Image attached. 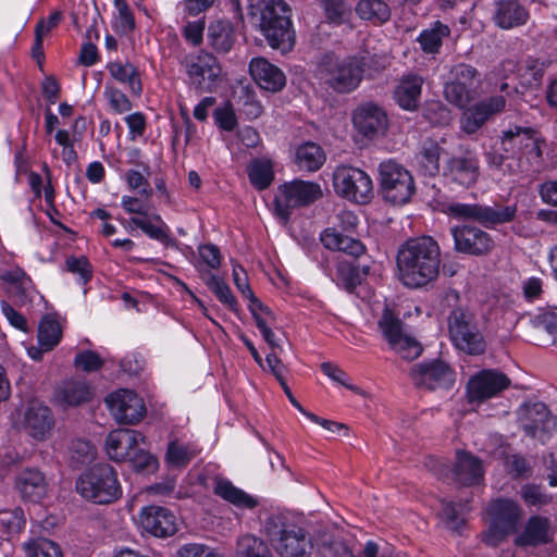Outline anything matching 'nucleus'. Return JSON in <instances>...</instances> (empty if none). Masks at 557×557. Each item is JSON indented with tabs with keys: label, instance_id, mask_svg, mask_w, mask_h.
<instances>
[{
	"label": "nucleus",
	"instance_id": "obj_15",
	"mask_svg": "<svg viewBox=\"0 0 557 557\" xmlns=\"http://www.w3.org/2000/svg\"><path fill=\"white\" fill-rule=\"evenodd\" d=\"M409 375L414 385L428 391L449 389L456 381V373L443 360L419 362L410 369Z\"/></svg>",
	"mask_w": 557,
	"mask_h": 557
},
{
	"label": "nucleus",
	"instance_id": "obj_34",
	"mask_svg": "<svg viewBox=\"0 0 557 557\" xmlns=\"http://www.w3.org/2000/svg\"><path fill=\"white\" fill-rule=\"evenodd\" d=\"M321 242L330 250L343 251L352 257H359L366 251L364 245L359 239L344 235L335 228H326L321 234Z\"/></svg>",
	"mask_w": 557,
	"mask_h": 557
},
{
	"label": "nucleus",
	"instance_id": "obj_4",
	"mask_svg": "<svg viewBox=\"0 0 557 557\" xmlns=\"http://www.w3.org/2000/svg\"><path fill=\"white\" fill-rule=\"evenodd\" d=\"M263 530L281 557H309L312 553L310 534L301 527L287 522L281 515L268 517Z\"/></svg>",
	"mask_w": 557,
	"mask_h": 557
},
{
	"label": "nucleus",
	"instance_id": "obj_18",
	"mask_svg": "<svg viewBox=\"0 0 557 557\" xmlns=\"http://www.w3.org/2000/svg\"><path fill=\"white\" fill-rule=\"evenodd\" d=\"M450 233L458 252L485 256L495 247L492 235L474 225H457L450 230Z\"/></svg>",
	"mask_w": 557,
	"mask_h": 557
},
{
	"label": "nucleus",
	"instance_id": "obj_9",
	"mask_svg": "<svg viewBox=\"0 0 557 557\" xmlns=\"http://www.w3.org/2000/svg\"><path fill=\"white\" fill-rule=\"evenodd\" d=\"M502 150L509 153L508 173L513 174L520 170L522 157L528 161H539L542 158L540 140L531 127L515 126L503 133L500 138Z\"/></svg>",
	"mask_w": 557,
	"mask_h": 557
},
{
	"label": "nucleus",
	"instance_id": "obj_8",
	"mask_svg": "<svg viewBox=\"0 0 557 557\" xmlns=\"http://www.w3.org/2000/svg\"><path fill=\"white\" fill-rule=\"evenodd\" d=\"M322 197L318 183L294 180L280 185L274 196L275 214L287 221L294 209L307 207Z\"/></svg>",
	"mask_w": 557,
	"mask_h": 557
},
{
	"label": "nucleus",
	"instance_id": "obj_54",
	"mask_svg": "<svg viewBox=\"0 0 557 557\" xmlns=\"http://www.w3.org/2000/svg\"><path fill=\"white\" fill-rule=\"evenodd\" d=\"M73 364L83 372L91 373L100 370L104 364V360L98 352L86 349L76 354Z\"/></svg>",
	"mask_w": 557,
	"mask_h": 557
},
{
	"label": "nucleus",
	"instance_id": "obj_16",
	"mask_svg": "<svg viewBox=\"0 0 557 557\" xmlns=\"http://www.w3.org/2000/svg\"><path fill=\"white\" fill-rule=\"evenodd\" d=\"M519 422L524 433L545 443L556 430L557 419L543 403L525 404L519 409Z\"/></svg>",
	"mask_w": 557,
	"mask_h": 557
},
{
	"label": "nucleus",
	"instance_id": "obj_41",
	"mask_svg": "<svg viewBox=\"0 0 557 557\" xmlns=\"http://www.w3.org/2000/svg\"><path fill=\"white\" fill-rule=\"evenodd\" d=\"M235 557H273V555L261 537L246 533L236 540Z\"/></svg>",
	"mask_w": 557,
	"mask_h": 557
},
{
	"label": "nucleus",
	"instance_id": "obj_44",
	"mask_svg": "<svg viewBox=\"0 0 557 557\" xmlns=\"http://www.w3.org/2000/svg\"><path fill=\"white\" fill-rule=\"evenodd\" d=\"M356 12L362 20L374 24L384 23L391 16V10L383 0H360Z\"/></svg>",
	"mask_w": 557,
	"mask_h": 557
},
{
	"label": "nucleus",
	"instance_id": "obj_20",
	"mask_svg": "<svg viewBox=\"0 0 557 557\" xmlns=\"http://www.w3.org/2000/svg\"><path fill=\"white\" fill-rule=\"evenodd\" d=\"M352 124L364 137L373 138L383 135L388 126L385 110L372 101L359 104L352 112Z\"/></svg>",
	"mask_w": 557,
	"mask_h": 557
},
{
	"label": "nucleus",
	"instance_id": "obj_13",
	"mask_svg": "<svg viewBox=\"0 0 557 557\" xmlns=\"http://www.w3.org/2000/svg\"><path fill=\"white\" fill-rule=\"evenodd\" d=\"M333 187L337 195L356 203H367L373 195L369 174L351 165H338L334 170Z\"/></svg>",
	"mask_w": 557,
	"mask_h": 557
},
{
	"label": "nucleus",
	"instance_id": "obj_6",
	"mask_svg": "<svg viewBox=\"0 0 557 557\" xmlns=\"http://www.w3.org/2000/svg\"><path fill=\"white\" fill-rule=\"evenodd\" d=\"M181 65L186 74V84L197 94L213 92L221 82L222 67L210 52L198 51L186 54Z\"/></svg>",
	"mask_w": 557,
	"mask_h": 557
},
{
	"label": "nucleus",
	"instance_id": "obj_45",
	"mask_svg": "<svg viewBox=\"0 0 557 557\" xmlns=\"http://www.w3.org/2000/svg\"><path fill=\"white\" fill-rule=\"evenodd\" d=\"M61 339V327L58 321L50 317H45L38 327V343L41 350L50 351Z\"/></svg>",
	"mask_w": 557,
	"mask_h": 557
},
{
	"label": "nucleus",
	"instance_id": "obj_47",
	"mask_svg": "<svg viewBox=\"0 0 557 557\" xmlns=\"http://www.w3.org/2000/svg\"><path fill=\"white\" fill-rule=\"evenodd\" d=\"M319 552L322 557H354L350 546L341 535L329 534L321 539Z\"/></svg>",
	"mask_w": 557,
	"mask_h": 557
},
{
	"label": "nucleus",
	"instance_id": "obj_12",
	"mask_svg": "<svg viewBox=\"0 0 557 557\" xmlns=\"http://www.w3.org/2000/svg\"><path fill=\"white\" fill-rule=\"evenodd\" d=\"M448 331L454 345L469 355H480L485 350L483 335L478 329L474 315L461 308H455L448 318Z\"/></svg>",
	"mask_w": 557,
	"mask_h": 557
},
{
	"label": "nucleus",
	"instance_id": "obj_35",
	"mask_svg": "<svg viewBox=\"0 0 557 557\" xmlns=\"http://www.w3.org/2000/svg\"><path fill=\"white\" fill-rule=\"evenodd\" d=\"M422 84L423 79L417 75L401 79L394 92L398 106L408 111L416 110L420 101Z\"/></svg>",
	"mask_w": 557,
	"mask_h": 557
},
{
	"label": "nucleus",
	"instance_id": "obj_38",
	"mask_svg": "<svg viewBox=\"0 0 557 557\" xmlns=\"http://www.w3.org/2000/svg\"><path fill=\"white\" fill-rule=\"evenodd\" d=\"M110 75L121 84L128 86L134 96H140L143 85L138 69L129 62H110L107 65Z\"/></svg>",
	"mask_w": 557,
	"mask_h": 557
},
{
	"label": "nucleus",
	"instance_id": "obj_5",
	"mask_svg": "<svg viewBox=\"0 0 557 557\" xmlns=\"http://www.w3.org/2000/svg\"><path fill=\"white\" fill-rule=\"evenodd\" d=\"M76 492L95 504H111L122 496L117 472L109 463H96L85 470L76 480Z\"/></svg>",
	"mask_w": 557,
	"mask_h": 557
},
{
	"label": "nucleus",
	"instance_id": "obj_48",
	"mask_svg": "<svg viewBox=\"0 0 557 557\" xmlns=\"http://www.w3.org/2000/svg\"><path fill=\"white\" fill-rule=\"evenodd\" d=\"M520 496L528 507L542 508L553 503V495L547 493L542 485L524 484L521 486Z\"/></svg>",
	"mask_w": 557,
	"mask_h": 557
},
{
	"label": "nucleus",
	"instance_id": "obj_51",
	"mask_svg": "<svg viewBox=\"0 0 557 557\" xmlns=\"http://www.w3.org/2000/svg\"><path fill=\"white\" fill-rule=\"evenodd\" d=\"M196 456V450L190 446L172 441L169 443L165 459L175 468H185Z\"/></svg>",
	"mask_w": 557,
	"mask_h": 557
},
{
	"label": "nucleus",
	"instance_id": "obj_63",
	"mask_svg": "<svg viewBox=\"0 0 557 557\" xmlns=\"http://www.w3.org/2000/svg\"><path fill=\"white\" fill-rule=\"evenodd\" d=\"M126 182L128 187L133 190H138V194L145 198H150L152 196V189L150 187L149 182L144 177V175L136 170H129L126 173Z\"/></svg>",
	"mask_w": 557,
	"mask_h": 557
},
{
	"label": "nucleus",
	"instance_id": "obj_23",
	"mask_svg": "<svg viewBox=\"0 0 557 557\" xmlns=\"http://www.w3.org/2000/svg\"><path fill=\"white\" fill-rule=\"evenodd\" d=\"M141 528L156 537H168L177 531L176 517L164 507L147 506L139 513Z\"/></svg>",
	"mask_w": 557,
	"mask_h": 557
},
{
	"label": "nucleus",
	"instance_id": "obj_14",
	"mask_svg": "<svg viewBox=\"0 0 557 557\" xmlns=\"http://www.w3.org/2000/svg\"><path fill=\"white\" fill-rule=\"evenodd\" d=\"M377 325L391 349L397 352L403 359L413 360L421 355L422 347L420 343L405 334L403 321L395 315L389 308L386 307L383 310Z\"/></svg>",
	"mask_w": 557,
	"mask_h": 557
},
{
	"label": "nucleus",
	"instance_id": "obj_21",
	"mask_svg": "<svg viewBox=\"0 0 557 557\" xmlns=\"http://www.w3.org/2000/svg\"><path fill=\"white\" fill-rule=\"evenodd\" d=\"M510 385L509 377L497 370H482L472 376L467 385L471 401H484L497 396Z\"/></svg>",
	"mask_w": 557,
	"mask_h": 557
},
{
	"label": "nucleus",
	"instance_id": "obj_37",
	"mask_svg": "<svg viewBox=\"0 0 557 557\" xmlns=\"http://www.w3.org/2000/svg\"><path fill=\"white\" fill-rule=\"evenodd\" d=\"M131 223L141 230L151 239L162 243L170 247L175 245V239L170 235V228L159 214H153L151 219L132 218Z\"/></svg>",
	"mask_w": 557,
	"mask_h": 557
},
{
	"label": "nucleus",
	"instance_id": "obj_60",
	"mask_svg": "<svg viewBox=\"0 0 557 557\" xmlns=\"http://www.w3.org/2000/svg\"><path fill=\"white\" fill-rule=\"evenodd\" d=\"M423 116L433 125H446L450 122V111L440 102H432L423 110Z\"/></svg>",
	"mask_w": 557,
	"mask_h": 557
},
{
	"label": "nucleus",
	"instance_id": "obj_10",
	"mask_svg": "<svg viewBox=\"0 0 557 557\" xmlns=\"http://www.w3.org/2000/svg\"><path fill=\"white\" fill-rule=\"evenodd\" d=\"M379 172L381 191L385 201L401 206L411 199L416 186L407 169L393 160H387L380 164Z\"/></svg>",
	"mask_w": 557,
	"mask_h": 557
},
{
	"label": "nucleus",
	"instance_id": "obj_55",
	"mask_svg": "<svg viewBox=\"0 0 557 557\" xmlns=\"http://www.w3.org/2000/svg\"><path fill=\"white\" fill-rule=\"evenodd\" d=\"M66 271L77 275L78 283L85 285L92 275L91 264L86 257H67L65 260Z\"/></svg>",
	"mask_w": 557,
	"mask_h": 557
},
{
	"label": "nucleus",
	"instance_id": "obj_28",
	"mask_svg": "<svg viewBox=\"0 0 557 557\" xmlns=\"http://www.w3.org/2000/svg\"><path fill=\"white\" fill-rule=\"evenodd\" d=\"M92 387L79 379H67L61 382L54 392L55 401L64 407H76L92 399Z\"/></svg>",
	"mask_w": 557,
	"mask_h": 557
},
{
	"label": "nucleus",
	"instance_id": "obj_27",
	"mask_svg": "<svg viewBox=\"0 0 557 557\" xmlns=\"http://www.w3.org/2000/svg\"><path fill=\"white\" fill-rule=\"evenodd\" d=\"M249 72L258 86L264 90L276 92L286 85L283 71L264 58H253L249 63Z\"/></svg>",
	"mask_w": 557,
	"mask_h": 557
},
{
	"label": "nucleus",
	"instance_id": "obj_31",
	"mask_svg": "<svg viewBox=\"0 0 557 557\" xmlns=\"http://www.w3.org/2000/svg\"><path fill=\"white\" fill-rule=\"evenodd\" d=\"M213 493L238 509L252 510L259 506L257 497L235 486L227 479L216 478L213 483Z\"/></svg>",
	"mask_w": 557,
	"mask_h": 557
},
{
	"label": "nucleus",
	"instance_id": "obj_43",
	"mask_svg": "<svg viewBox=\"0 0 557 557\" xmlns=\"http://www.w3.org/2000/svg\"><path fill=\"white\" fill-rule=\"evenodd\" d=\"M25 527V517L21 508L0 510V533L3 539L11 541L17 536Z\"/></svg>",
	"mask_w": 557,
	"mask_h": 557
},
{
	"label": "nucleus",
	"instance_id": "obj_29",
	"mask_svg": "<svg viewBox=\"0 0 557 557\" xmlns=\"http://www.w3.org/2000/svg\"><path fill=\"white\" fill-rule=\"evenodd\" d=\"M553 532L550 520L543 516H531L522 530L515 539V544L520 547H536L552 541Z\"/></svg>",
	"mask_w": 557,
	"mask_h": 557
},
{
	"label": "nucleus",
	"instance_id": "obj_22",
	"mask_svg": "<svg viewBox=\"0 0 557 557\" xmlns=\"http://www.w3.org/2000/svg\"><path fill=\"white\" fill-rule=\"evenodd\" d=\"M506 99L504 96H492L467 108L461 117V129L471 135L476 133L494 114L505 109Z\"/></svg>",
	"mask_w": 557,
	"mask_h": 557
},
{
	"label": "nucleus",
	"instance_id": "obj_11",
	"mask_svg": "<svg viewBox=\"0 0 557 557\" xmlns=\"http://www.w3.org/2000/svg\"><path fill=\"white\" fill-rule=\"evenodd\" d=\"M447 211L454 218L472 220L486 228H494L497 225L513 221L517 215L518 206L517 203L486 206L456 202L449 205Z\"/></svg>",
	"mask_w": 557,
	"mask_h": 557
},
{
	"label": "nucleus",
	"instance_id": "obj_50",
	"mask_svg": "<svg viewBox=\"0 0 557 557\" xmlns=\"http://www.w3.org/2000/svg\"><path fill=\"white\" fill-rule=\"evenodd\" d=\"M444 95L448 102L458 108H466L474 97V89L459 82H448L444 88Z\"/></svg>",
	"mask_w": 557,
	"mask_h": 557
},
{
	"label": "nucleus",
	"instance_id": "obj_49",
	"mask_svg": "<svg viewBox=\"0 0 557 557\" xmlns=\"http://www.w3.org/2000/svg\"><path fill=\"white\" fill-rule=\"evenodd\" d=\"M208 38L210 45L218 52H228L233 47V35L232 30L227 25L222 23L212 24L208 30Z\"/></svg>",
	"mask_w": 557,
	"mask_h": 557
},
{
	"label": "nucleus",
	"instance_id": "obj_61",
	"mask_svg": "<svg viewBox=\"0 0 557 557\" xmlns=\"http://www.w3.org/2000/svg\"><path fill=\"white\" fill-rule=\"evenodd\" d=\"M549 62L540 59L528 58L523 63L525 76H530L529 84L537 85L541 83Z\"/></svg>",
	"mask_w": 557,
	"mask_h": 557
},
{
	"label": "nucleus",
	"instance_id": "obj_58",
	"mask_svg": "<svg viewBox=\"0 0 557 557\" xmlns=\"http://www.w3.org/2000/svg\"><path fill=\"white\" fill-rule=\"evenodd\" d=\"M103 94L115 113L122 114L132 109V102L127 96L114 86L107 84Z\"/></svg>",
	"mask_w": 557,
	"mask_h": 557
},
{
	"label": "nucleus",
	"instance_id": "obj_53",
	"mask_svg": "<svg viewBox=\"0 0 557 557\" xmlns=\"http://www.w3.org/2000/svg\"><path fill=\"white\" fill-rule=\"evenodd\" d=\"M207 286L215 294L218 299L227 306L231 310H235L237 301L230 286L219 276L211 274L207 280Z\"/></svg>",
	"mask_w": 557,
	"mask_h": 557
},
{
	"label": "nucleus",
	"instance_id": "obj_64",
	"mask_svg": "<svg viewBox=\"0 0 557 557\" xmlns=\"http://www.w3.org/2000/svg\"><path fill=\"white\" fill-rule=\"evenodd\" d=\"M524 298L532 302L540 299L543 295V281L540 277H528L521 284Z\"/></svg>",
	"mask_w": 557,
	"mask_h": 557
},
{
	"label": "nucleus",
	"instance_id": "obj_3",
	"mask_svg": "<svg viewBox=\"0 0 557 557\" xmlns=\"http://www.w3.org/2000/svg\"><path fill=\"white\" fill-rule=\"evenodd\" d=\"M370 58L364 54L339 58L333 53L324 54L319 61L315 76L321 84L337 94H350L361 84Z\"/></svg>",
	"mask_w": 557,
	"mask_h": 557
},
{
	"label": "nucleus",
	"instance_id": "obj_46",
	"mask_svg": "<svg viewBox=\"0 0 557 557\" xmlns=\"http://www.w3.org/2000/svg\"><path fill=\"white\" fill-rule=\"evenodd\" d=\"M26 557H63L61 547L45 537H38L23 543Z\"/></svg>",
	"mask_w": 557,
	"mask_h": 557
},
{
	"label": "nucleus",
	"instance_id": "obj_1",
	"mask_svg": "<svg viewBox=\"0 0 557 557\" xmlns=\"http://www.w3.org/2000/svg\"><path fill=\"white\" fill-rule=\"evenodd\" d=\"M398 280L408 288H422L440 274L441 249L431 236L408 239L397 251Z\"/></svg>",
	"mask_w": 557,
	"mask_h": 557
},
{
	"label": "nucleus",
	"instance_id": "obj_25",
	"mask_svg": "<svg viewBox=\"0 0 557 557\" xmlns=\"http://www.w3.org/2000/svg\"><path fill=\"white\" fill-rule=\"evenodd\" d=\"M444 175L460 186L470 187L476 183L480 175L479 160L470 152L453 157L444 168Z\"/></svg>",
	"mask_w": 557,
	"mask_h": 557
},
{
	"label": "nucleus",
	"instance_id": "obj_62",
	"mask_svg": "<svg viewBox=\"0 0 557 557\" xmlns=\"http://www.w3.org/2000/svg\"><path fill=\"white\" fill-rule=\"evenodd\" d=\"M450 74L453 82H459L465 84L467 87H472L475 90L474 81L478 72L473 66L459 63L453 66Z\"/></svg>",
	"mask_w": 557,
	"mask_h": 557
},
{
	"label": "nucleus",
	"instance_id": "obj_57",
	"mask_svg": "<svg viewBox=\"0 0 557 557\" xmlns=\"http://www.w3.org/2000/svg\"><path fill=\"white\" fill-rule=\"evenodd\" d=\"M136 472H152L157 469V459L145 449L136 447L127 459Z\"/></svg>",
	"mask_w": 557,
	"mask_h": 557
},
{
	"label": "nucleus",
	"instance_id": "obj_33",
	"mask_svg": "<svg viewBox=\"0 0 557 557\" xmlns=\"http://www.w3.org/2000/svg\"><path fill=\"white\" fill-rule=\"evenodd\" d=\"M1 280L9 285L8 293L18 306H24L33 298V283L29 276L20 268L5 271Z\"/></svg>",
	"mask_w": 557,
	"mask_h": 557
},
{
	"label": "nucleus",
	"instance_id": "obj_24",
	"mask_svg": "<svg viewBox=\"0 0 557 557\" xmlns=\"http://www.w3.org/2000/svg\"><path fill=\"white\" fill-rule=\"evenodd\" d=\"M145 437L138 431L119 429L111 431L106 438V450L115 462L126 461Z\"/></svg>",
	"mask_w": 557,
	"mask_h": 557
},
{
	"label": "nucleus",
	"instance_id": "obj_36",
	"mask_svg": "<svg viewBox=\"0 0 557 557\" xmlns=\"http://www.w3.org/2000/svg\"><path fill=\"white\" fill-rule=\"evenodd\" d=\"M325 159L322 147L312 141L301 144L295 152V164L299 171L315 172L324 164Z\"/></svg>",
	"mask_w": 557,
	"mask_h": 557
},
{
	"label": "nucleus",
	"instance_id": "obj_26",
	"mask_svg": "<svg viewBox=\"0 0 557 557\" xmlns=\"http://www.w3.org/2000/svg\"><path fill=\"white\" fill-rule=\"evenodd\" d=\"M14 487L22 499L32 503H39L48 492L46 476L36 468L21 470L15 476Z\"/></svg>",
	"mask_w": 557,
	"mask_h": 557
},
{
	"label": "nucleus",
	"instance_id": "obj_32",
	"mask_svg": "<svg viewBox=\"0 0 557 557\" xmlns=\"http://www.w3.org/2000/svg\"><path fill=\"white\" fill-rule=\"evenodd\" d=\"M530 17L528 10L517 0H500L496 3L495 24L503 29L524 25Z\"/></svg>",
	"mask_w": 557,
	"mask_h": 557
},
{
	"label": "nucleus",
	"instance_id": "obj_19",
	"mask_svg": "<svg viewBox=\"0 0 557 557\" xmlns=\"http://www.w3.org/2000/svg\"><path fill=\"white\" fill-rule=\"evenodd\" d=\"M106 404L111 414L121 424L137 423L146 413L143 398L128 389L111 393L106 398Z\"/></svg>",
	"mask_w": 557,
	"mask_h": 557
},
{
	"label": "nucleus",
	"instance_id": "obj_56",
	"mask_svg": "<svg viewBox=\"0 0 557 557\" xmlns=\"http://www.w3.org/2000/svg\"><path fill=\"white\" fill-rule=\"evenodd\" d=\"M322 8L329 23L341 25L348 18L349 10L343 0H323Z\"/></svg>",
	"mask_w": 557,
	"mask_h": 557
},
{
	"label": "nucleus",
	"instance_id": "obj_52",
	"mask_svg": "<svg viewBox=\"0 0 557 557\" xmlns=\"http://www.w3.org/2000/svg\"><path fill=\"white\" fill-rule=\"evenodd\" d=\"M532 325L539 333H545L553 345H557V312H540L532 319Z\"/></svg>",
	"mask_w": 557,
	"mask_h": 557
},
{
	"label": "nucleus",
	"instance_id": "obj_40",
	"mask_svg": "<svg viewBox=\"0 0 557 557\" xmlns=\"http://www.w3.org/2000/svg\"><path fill=\"white\" fill-rule=\"evenodd\" d=\"M450 35V28L440 21L432 24L430 28L423 29L419 37L418 42L424 53L435 54L440 51L443 39Z\"/></svg>",
	"mask_w": 557,
	"mask_h": 557
},
{
	"label": "nucleus",
	"instance_id": "obj_30",
	"mask_svg": "<svg viewBox=\"0 0 557 557\" xmlns=\"http://www.w3.org/2000/svg\"><path fill=\"white\" fill-rule=\"evenodd\" d=\"M481 460L467 451H457L456 463L453 468L454 480L465 486L480 483L483 479Z\"/></svg>",
	"mask_w": 557,
	"mask_h": 557
},
{
	"label": "nucleus",
	"instance_id": "obj_7",
	"mask_svg": "<svg viewBox=\"0 0 557 557\" xmlns=\"http://www.w3.org/2000/svg\"><path fill=\"white\" fill-rule=\"evenodd\" d=\"M487 515L490 525L483 533V541L490 546H497L517 531L523 510L516 500L499 497L490 502Z\"/></svg>",
	"mask_w": 557,
	"mask_h": 557
},
{
	"label": "nucleus",
	"instance_id": "obj_39",
	"mask_svg": "<svg viewBox=\"0 0 557 557\" xmlns=\"http://www.w3.org/2000/svg\"><path fill=\"white\" fill-rule=\"evenodd\" d=\"M247 174L256 189L264 190L274 180L273 162L268 158L253 159L247 166Z\"/></svg>",
	"mask_w": 557,
	"mask_h": 557
},
{
	"label": "nucleus",
	"instance_id": "obj_42",
	"mask_svg": "<svg viewBox=\"0 0 557 557\" xmlns=\"http://www.w3.org/2000/svg\"><path fill=\"white\" fill-rule=\"evenodd\" d=\"M442 147L434 140H424L417 154V161L421 171L429 176H435L440 172V157Z\"/></svg>",
	"mask_w": 557,
	"mask_h": 557
},
{
	"label": "nucleus",
	"instance_id": "obj_59",
	"mask_svg": "<svg viewBox=\"0 0 557 557\" xmlns=\"http://www.w3.org/2000/svg\"><path fill=\"white\" fill-rule=\"evenodd\" d=\"M467 504H455L451 502H446L442 504L441 516L448 525L453 529H458L461 523H463V519L461 515L468 510Z\"/></svg>",
	"mask_w": 557,
	"mask_h": 557
},
{
	"label": "nucleus",
	"instance_id": "obj_17",
	"mask_svg": "<svg viewBox=\"0 0 557 557\" xmlns=\"http://www.w3.org/2000/svg\"><path fill=\"white\" fill-rule=\"evenodd\" d=\"M54 425V417L51 409L41 401L30 400L25 410L18 414L14 421V426L25 431L37 441H44L49 435Z\"/></svg>",
	"mask_w": 557,
	"mask_h": 557
},
{
	"label": "nucleus",
	"instance_id": "obj_2",
	"mask_svg": "<svg viewBox=\"0 0 557 557\" xmlns=\"http://www.w3.org/2000/svg\"><path fill=\"white\" fill-rule=\"evenodd\" d=\"M288 5L282 0H258L249 7V15L273 49L292 50L295 34Z\"/></svg>",
	"mask_w": 557,
	"mask_h": 557
}]
</instances>
